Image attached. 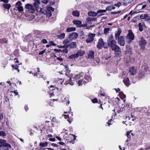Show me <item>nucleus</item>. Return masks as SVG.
<instances>
[{"instance_id": "obj_1", "label": "nucleus", "mask_w": 150, "mask_h": 150, "mask_svg": "<svg viewBox=\"0 0 150 150\" xmlns=\"http://www.w3.org/2000/svg\"><path fill=\"white\" fill-rule=\"evenodd\" d=\"M107 42L108 43L109 47L110 46L112 50L116 52H118L119 54H121V49L118 45H116V42L114 40V37L112 35L108 38Z\"/></svg>"}, {"instance_id": "obj_2", "label": "nucleus", "mask_w": 150, "mask_h": 150, "mask_svg": "<svg viewBox=\"0 0 150 150\" xmlns=\"http://www.w3.org/2000/svg\"><path fill=\"white\" fill-rule=\"evenodd\" d=\"M25 8L31 13H33L35 11V7L29 4L25 5Z\"/></svg>"}, {"instance_id": "obj_3", "label": "nucleus", "mask_w": 150, "mask_h": 150, "mask_svg": "<svg viewBox=\"0 0 150 150\" xmlns=\"http://www.w3.org/2000/svg\"><path fill=\"white\" fill-rule=\"evenodd\" d=\"M127 39L129 40L128 41L129 43H131L132 41L134 40V35L131 30H128V33L127 36Z\"/></svg>"}, {"instance_id": "obj_4", "label": "nucleus", "mask_w": 150, "mask_h": 150, "mask_svg": "<svg viewBox=\"0 0 150 150\" xmlns=\"http://www.w3.org/2000/svg\"><path fill=\"white\" fill-rule=\"evenodd\" d=\"M22 4L20 1H18L17 2L15 5V6L18 9L19 12H22L23 11V7L22 6Z\"/></svg>"}, {"instance_id": "obj_5", "label": "nucleus", "mask_w": 150, "mask_h": 150, "mask_svg": "<svg viewBox=\"0 0 150 150\" xmlns=\"http://www.w3.org/2000/svg\"><path fill=\"white\" fill-rule=\"evenodd\" d=\"M95 34L92 33H90L88 35V38L86 39V41L87 43H89L92 42L94 40V38L95 37Z\"/></svg>"}, {"instance_id": "obj_6", "label": "nucleus", "mask_w": 150, "mask_h": 150, "mask_svg": "<svg viewBox=\"0 0 150 150\" xmlns=\"http://www.w3.org/2000/svg\"><path fill=\"white\" fill-rule=\"evenodd\" d=\"M146 44V42L143 37H141L139 41V45L142 49L145 48V46Z\"/></svg>"}, {"instance_id": "obj_7", "label": "nucleus", "mask_w": 150, "mask_h": 150, "mask_svg": "<svg viewBox=\"0 0 150 150\" xmlns=\"http://www.w3.org/2000/svg\"><path fill=\"white\" fill-rule=\"evenodd\" d=\"M115 7L113 6H108L106 8V10H100L97 11V13H105L107 10L110 11L112 9H114Z\"/></svg>"}, {"instance_id": "obj_8", "label": "nucleus", "mask_w": 150, "mask_h": 150, "mask_svg": "<svg viewBox=\"0 0 150 150\" xmlns=\"http://www.w3.org/2000/svg\"><path fill=\"white\" fill-rule=\"evenodd\" d=\"M118 42L120 46H124L125 44V40L124 37L122 36H120V38L117 39Z\"/></svg>"}, {"instance_id": "obj_9", "label": "nucleus", "mask_w": 150, "mask_h": 150, "mask_svg": "<svg viewBox=\"0 0 150 150\" xmlns=\"http://www.w3.org/2000/svg\"><path fill=\"white\" fill-rule=\"evenodd\" d=\"M78 36V33H76L74 32L70 34L68 36V38L71 40H75L76 38Z\"/></svg>"}, {"instance_id": "obj_10", "label": "nucleus", "mask_w": 150, "mask_h": 150, "mask_svg": "<svg viewBox=\"0 0 150 150\" xmlns=\"http://www.w3.org/2000/svg\"><path fill=\"white\" fill-rule=\"evenodd\" d=\"M104 43L103 39L101 38H100L99 40L97 47L99 49L102 48L103 47Z\"/></svg>"}, {"instance_id": "obj_11", "label": "nucleus", "mask_w": 150, "mask_h": 150, "mask_svg": "<svg viewBox=\"0 0 150 150\" xmlns=\"http://www.w3.org/2000/svg\"><path fill=\"white\" fill-rule=\"evenodd\" d=\"M95 53L93 51H89L88 53V58L93 59L94 58Z\"/></svg>"}, {"instance_id": "obj_12", "label": "nucleus", "mask_w": 150, "mask_h": 150, "mask_svg": "<svg viewBox=\"0 0 150 150\" xmlns=\"http://www.w3.org/2000/svg\"><path fill=\"white\" fill-rule=\"evenodd\" d=\"M35 2L33 3V6L35 7V10H37L39 9V5L40 4L39 0H34Z\"/></svg>"}, {"instance_id": "obj_13", "label": "nucleus", "mask_w": 150, "mask_h": 150, "mask_svg": "<svg viewBox=\"0 0 150 150\" xmlns=\"http://www.w3.org/2000/svg\"><path fill=\"white\" fill-rule=\"evenodd\" d=\"M121 32L122 30L120 29L119 28L118 29L117 31L115 33V37L116 40H117V38H120Z\"/></svg>"}, {"instance_id": "obj_14", "label": "nucleus", "mask_w": 150, "mask_h": 150, "mask_svg": "<svg viewBox=\"0 0 150 150\" xmlns=\"http://www.w3.org/2000/svg\"><path fill=\"white\" fill-rule=\"evenodd\" d=\"M85 53L84 51L81 50H78L76 53V54L77 56L78 57L79 56H81L83 55Z\"/></svg>"}, {"instance_id": "obj_15", "label": "nucleus", "mask_w": 150, "mask_h": 150, "mask_svg": "<svg viewBox=\"0 0 150 150\" xmlns=\"http://www.w3.org/2000/svg\"><path fill=\"white\" fill-rule=\"evenodd\" d=\"M129 72L132 75H134L136 74L137 70L134 67H132L129 69Z\"/></svg>"}, {"instance_id": "obj_16", "label": "nucleus", "mask_w": 150, "mask_h": 150, "mask_svg": "<svg viewBox=\"0 0 150 150\" xmlns=\"http://www.w3.org/2000/svg\"><path fill=\"white\" fill-rule=\"evenodd\" d=\"M128 46L127 45L126 46V48L127 49V50L125 51V54H128L129 55H130L132 54V50L131 48H129L128 49Z\"/></svg>"}, {"instance_id": "obj_17", "label": "nucleus", "mask_w": 150, "mask_h": 150, "mask_svg": "<svg viewBox=\"0 0 150 150\" xmlns=\"http://www.w3.org/2000/svg\"><path fill=\"white\" fill-rule=\"evenodd\" d=\"M124 84L127 86H128L129 84V81L128 78H125L123 81Z\"/></svg>"}, {"instance_id": "obj_18", "label": "nucleus", "mask_w": 150, "mask_h": 150, "mask_svg": "<svg viewBox=\"0 0 150 150\" xmlns=\"http://www.w3.org/2000/svg\"><path fill=\"white\" fill-rule=\"evenodd\" d=\"M76 47V42H71L69 44L70 48H74Z\"/></svg>"}, {"instance_id": "obj_19", "label": "nucleus", "mask_w": 150, "mask_h": 150, "mask_svg": "<svg viewBox=\"0 0 150 150\" xmlns=\"http://www.w3.org/2000/svg\"><path fill=\"white\" fill-rule=\"evenodd\" d=\"M97 13L93 11H89L88 13V15L89 16H92L93 17L95 16L98 15Z\"/></svg>"}, {"instance_id": "obj_20", "label": "nucleus", "mask_w": 150, "mask_h": 150, "mask_svg": "<svg viewBox=\"0 0 150 150\" xmlns=\"http://www.w3.org/2000/svg\"><path fill=\"white\" fill-rule=\"evenodd\" d=\"M48 144V142H41L40 143V146L42 147H46L47 146Z\"/></svg>"}, {"instance_id": "obj_21", "label": "nucleus", "mask_w": 150, "mask_h": 150, "mask_svg": "<svg viewBox=\"0 0 150 150\" xmlns=\"http://www.w3.org/2000/svg\"><path fill=\"white\" fill-rule=\"evenodd\" d=\"M73 23L74 24L78 25V27H81V22L80 21H73Z\"/></svg>"}, {"instance_id": "obj_22", "label": "nucleus", "mask_w": 150, "mask_h": 150, "mask_svg": "<svg viewBox=\"0 0 150 150\" xmlns=\"http://www.w3.org/2000/svg\"><path fill=\"white\" fill-rule=\"evenodd\" d=\"M144 74L142 71H141L139 72V74L138 75V77L139 79H141L143 76H144Z\"/></svg>"}, {"instance_id": "obj_23", "label": "nucleus", "mask_w": 150, "mask_h": 150, "mask_svg": "<svg viewBox=\"0 0 150 150\" xmlns=\"http://www.w3.org/2000/svg\"><path fill=\"white\" fill-rule=\"evenodd\" d=\"M149 15L147 14H144V15H141L140 17L141 19H145L147 18L148 17Z\"/></svg>"}, {"instance_id": "obj_24", "label": "nucleus", "mask_w": 150, "mask_h": 150, "mask_svg": "<svg viewBox=\"0 0 150 150\" xmlns=\"http://www.w3.org/2000/svg\"><path fill=\"white\" fill-rule=\"evenodd\" d=\"M138 25L139 30L141 32L143 30V24H142L141 23H139L138 24Z\"/></svg>"}, {"instance_id": "obj_25", "label": "nucleus", "mask_w": 150, "mask_h": 150, "mask_svg": "<svg viewBox=\"0 0 150 150\" xmlns=\"http://www.w3.org/2000/svg\"><path fill=\"white\" fill-rule=\"evenodd\" d=\"M47 13L45 14L47 16L50 17L52 16L51 11L48 9L46 10Z\"/></svg>"}, {"instance_id": "obj_26", "label": "nucleus", "mask_w": 150, "mask_h": 150, "mask_svg": "<svg viewBox=\"0 0 150 150\" xmlns=\"http://www.w3.org/2000/svg\"><path fill=\"white\" fill-rule=\"evenodd\" d=\"M3 6L6 9H9L11 7V5L10 4H4L3 5Z\"/></svg>"}, {"instance_id": "obj_27", "label": "nucleus", "mask_w": 150, "mask_h": 150, "mask_svg": "<svg viewBox=\"0 0 150 150\" xmlns=\"http://www.w3.org/2000/svg\"><path fill=\"white\" fill-rule=\"evenodd\" d=\"M76 30V28L74 27H71L67 28V32H70L72 31H75Z\"/></svg>"}, {"instance_id": "obj_28", "label": "nucleus", "mask_w": 150, "mask_h": 150, "mask_svg": "<svg viewBox=\"0 0 150 150\" xmlns=\"http://www.w3.org/2000/svg\"><path fill=\"white\" fill-rule=\"evenodd\" d=\"M77 58L78 57L76 53L71 55L69 57V58L70 59H75Z\"/></svg>"}, {"instance_id": "obj_29", "label": "nucleus", "mask_w": 150, "mask_h": 150, "mask_svg": "<svg viewBox=\"0 0 150 150\" xmlns=\"http://www.w3.org/2000/svg\"><path fill=\"white\" fill-rule=\"evenodd\" d=\"M83 76L82 73H80L79 74L76 75L75 76V79H80V77Z\"/></svg>"}, {"instance_id": "obj_30", "label": "nucleus", "mask_w": 150, "mask_h": 150, "mask_svg": "<svg viewBox=\"0 0 150 150\" xmlns=\"http://www.w3.org/2000/svg\"><path fill=\"white\" fill-rule=\"evenodd\" d=\"M72 14L74 16L78 17L79 16V13L76 11H74L72 12Z\"/></svg>"}, {"instance_id": "obj_31", "label": "nucleus", "mask_w": 150, "mask_h": 150, "mask_svg": "<svg viewBox=\"0 0 150 150\" xmlns=\"http://www.w3.org/2000/svg\"><path fill=\"white\" fill-rule=\"evenodd\" d=\"M71 41V40L69 38L66 39L64 40L63 42V44H67L70 42Z\"/></svg>"}, {"instance_id": "obj_32", "label": "nucleus", "mask_w": 150, "mask_h": 150, "mask_svg": "<svg viewBox=\"0 0 150 150\" xmlns=\"http://www.w3.org/2000/svg\"><path fill=\"white\" fill-rule=\"evenodd\" d=\"M7 40L5 38L0 39V43L3 44L7 43Z\"/></svg>"}, {"instance_id": "obj_33", "label": "nucleus", "mask_w": 150, "mask_h": 150, "mask_svg": "<svg viewBox=\"0 0 150 150\" xmlns=\"http://www.w3.org/2000/svg\"><path fill=\"white\" fill-rule=\"evenodd\" d=\"M86 20L88 22V23L90 24L91 23V21H93L95 20V18H88L86 19Z\"/></svg>"}, {"instance_id": "obj_34", "label": "nucleus", "mask_w": 150, "mask_h": 150, "mask_svg": "<svg viewBox=\"0 0 150 150\" xmlns=\"http://www.w3.org/2000/svg\"><path fill=\"white\" fill-rule=\"evenodd\" d=\"M65 36V34L62 33L58 36V38L60 39H63Z\"/></svg>"}, {"instance_id": "obj_35", "label": "nucleus", "mask_w": 150, "mask_h": 150, "mask_svg": "<svg viewBox=\"0 0 150 150\" xmlns=\"http://www.w3.org/2000/svg\"><path fill=\"white\" fill-rule=\"evenodd\" d=\"M12 67L13 68L17 70L18 72H19V69L18 68V65L16 64L15 65H12Z\"/></svg>"}, {"instance_id": "obj_36", "label": "nucleus", "mask_w": 150, "mask_h": 150, "mask_svg": "<svg viewBox=\"0 0 150 150\" xmlns=\"http://www.w3.org/2000/svg\"><path fill=\"white\" fill-rule=\"evenodd\" d=\"M110 30V29L109 28H105L104 30V34H106L108 33Z\"/></svg>"}, {"instance_id": "obj_37", "label": "nucleus", "mask_w": 150, "mask_h": 150, "mask_svg": "<svg viewBox=\"0 0 150 150\" xmlns=\"http://www.w3.org/2000/svg\"><path fill=\"white\" fill-rule=\"evenodd\" d=\"M84 83V81H83V80H80L78 82V84L79 86H81L82 85L83 83Z\"/></svg>"}, {"instance_id": "obj_38", "label": "nucleus", "mask_w": 150, "mask_h": 150, "mask_svg": "<svg viewBox=\"0 0 150 150\" xmlns=\"http://www.w3.org/2000/svg\"><path fill=\"white\" fill-rule=\"evenodd\" d=\"M143 69H144L145 71H147L148 69V67L147 64H144L143 65L142 67Z\"/></svg>"}, {"instance_id": "obj_39", "label": "nucleus", "mask_w": 150, "mask_h": 150, "mask_svg": "<svg viewBox=\"0 0 150 150\" xmlns=\"http://www.w3.org/2000/svg\"><path fill=\"white\" fill-rule=\"evenodd\" d=\"M103 47L104 48H107L109 47V45L108 44V43H103Z\"/></svg>"}, {"instance_id": "obj_40", "label": "nucleus", "mask_w": 150, "mask_h": 150, "mask_svg": "<svg viewBox=\"0 0 150 150\" xmlns=\"http://www.w3.org/2000/svg\"><path fill=\"white\" fill-rule=\"evenodd\" d=\"M40 11L44 14L47 13L46 10L44 8H40Z\"/></svg>"}, {"instance_id": "obj_41", "label": "nucleus", "mask_w": 150, "mask_h": 150, "mask_svg": "<svg viewBox=\"0 0 150 150\" xmlns=\"http://www.w3.org/2000/svg\"><path fill=\"white\" fill-rule=\"evenodd\" d=\"M85 79L86 80L88 81H89L91 80L90 77L87 75H85Z\"/></svg>"}, {"instance_id": "obj_42", "label": "nucleus", "mask_w": 150, "mask_h": 150, "mask_svg": "<svg viewBox=\"0 0 150 150\" xmlns=\"http://www.w3.org/2000/svg\"><path fill=\"white\" fill-rule=\"evenodd\" d=\"M6 135V133L3 131H0V136H4Z\"/></svg>"}, {"instance_id": "obj_43", "label": "nucleus", "mask_w": 150, "mask_h": 150, "mask_svg": "<svg viewBox=\"0 0 150 150\" xmlns=\"http://www.w3.org/2000/svg\"><path fill=\"white\" fill-rule=\"evenodd\" d=\"M121 3L120 2H118L117 3L115 4L114 5V6L119 7L121 5Z\"/></svg>"}, {"instance_id": "obj_44", "label": "nucleus", "mask_w": 150, "mask_h": 150, "mask_svg": "<svg viewBox=\"0 0 150 150\" xmlns=\"http://www.w3.org/2000/svg\"><path fill=\"white\" fill-rule=\"evenodd\" d=\"M131 132V131H127L126 133V135L127 136L128 138H130V134Z\"/></svg>"}, {"instance_id": "obj_45", "label": "nucleus", "mask_w": 150, "mask_h": 150, "mask_svg": "<svg viewBox=\"0 0 150 150\" xmlns=\"http://www.w3.org/2000/svg\"><path fill=\"white\" fill-rule=\"evenodd\" d=\"M65 45L64 46H63V48H65L66 49H67V48L69 47V44L68 45L67 44H64Z\"/></svg>"}, {"instance_id": "obj_46", "label": "nucleus", "mask_w": 150, "mask_h": 150, "mask_svg": "<svg viewBox=\"0 0 150 150\" xmlns=\"http://www.w3.org/2000/svg\"><path fill=\"white\" fill-rule=\"evenodd\" d=\"M41 42H42L44 44H45L47 43L48 42L47 40L45 39H44L43 40H42L41 41Z\"/></svg>"}, {"instance_id": "obj_47", "label": "nucleus", "mask_w": 150, "mask_h": 150, "mask_svg": "<svg viewBox=\"0 0 150 150\" xmlns=\"http://www.w3.org/2000/svg\"><path fill=\"white\" fill-rule=\"evenodd\" d=\"M92 102L93 103H97L98 102V100L96 98H94L92 100Z\"/></svg>"}, {"instance_id": "obj_48", "label": "nucleus", "mask_w": 150, "mask_h": 150, "mask_svg": "<svg viewBox=\"0 0 150 150\" xmlns=\"http://www.w3.org/2000/svg\"><path fill=\"white\" fill-rule=\"evenodd\" d=\"M61 52H64L65 53H67L68 52V50L65 49L64 50H61Z\"/></svg>"}, {"instance_id": "obj_49", "label": "nucleus", "mask_w": 150, "mask_h": 150, "mask_svg": "<svg viewBox=\"0 0 150 150\" xmlns=\"http://www.w3.org/2000/svg\"><path fill=\"white\" fill-rule=\"evenodd\" d=\"M131 118L129 117V116H128V117H127V118L128 120H131L132 121H134V119L133 118V116H132V115H131Z\"/></svg>"}, {"instance_id": "obj_50", "label": "nucleus", "mask_w": 150, "mask_h": 150, "mask_svg": "<svg viewBox=\"0 0 150 150\" xmlns=\"http://www.w3.org/2000/svg\"><path fill=\"white\" fill-rule=\"evenodd\" d=\"M66 75L67 76V77L69 78V79H67L68 80V81L69 80H71V76H69V75L67 74V73H66Z\"/></svg>"}, {"instance_id": "obj_51", "label": "nucleus", "mask_w": 150, "mask_h": 150, "mask_svg": "<svg viewBox=\"0 0 150 150\" xmlns=\"http://www.w3.org/2000/svg\"><path fill=\"white\" fill-rule=\"evenodd\" d=\"M0 1L3 2L4 3H7L8 2L9 0H0Z\"/></svg>"}, {"instance_id": "obj_52", "label": "nucleus", "mask_w": 150, "mask_h": 150, "mask_svg": "<svg viewBox=\"0 0 150 150\" xmlns=\"http://www.w3.org/2000/svg\"><path fill=\"white\" fill-rule=\"evenodd\" d=\"M5 146L6 147L10 148H11V145L8 143L5 144Z\"/></svg>"}, {"instance_id": "obj_53", "label": "nucleus", "mask_w": 150, "mask_h": 150, "mask_svg": "<svg viewBox=\"0 0 150 150\" xmlns=\"http://www.w3.org/2000/svg\"><path fill=\"white\" fill-rule=\"evenodd\" d=\"M50 44L52 46H56L57 45L56 44L52 41L50 42Z\"/></svg>"}, {"instance_id": "obj_54", "label": "nucleus", "mask_w": 150, "mask_h": 150, "mask_svg": "<svg viewBox=\"0 0 150 150\" xmlns=\"http://www.w3.org/2000/svg\"><path fill=\"white\" fill-rule=\"evenodd\" d=\"M3 119V113H0V121L2 120Z\"/></svg>"}, {"instance_id": "obj_55", "label": "nucleus", "mask_w": 150, "mask_h": 150, "mask_svg": "<svg viewBox=\"0 0 150 150\" xmlns=\"http://www.w3.org/2000/svg\"><path fill=\"white\" fill-rule=\"evenodd\" d=\"M48 9L50 11H54V8H53L51 7H50L48 8Z\"/></svg>"}, {"instance_id": "obj_56", "label": "nucleus", "mask_w": 150, "mask_h": 150, "mask_svg": "<svg viewBox=\"0 0 150 150\" xmlns=\"http://www.w3.org/2000/svg\"><path fill=\"white\" fill-rule=\"evenodd\" d=\"M45 51V50H43L41 52H40L39 53V54L40 55H42L43 54V53H44Z\"/></svg>"}, {"instance_id": "obj_57", "label": "nucleus", "mask_w": 150, "mask_h": 150, "mask_svg": "<svg viewBox=\"0 0 150 150\" xmlns=\"http://www.w3.org/2000/svg\"><path fill=\"white\" fill-rule=\"evenodd\" d=\"M48 1L47 0H42V3L45 4H46L48 3Z\"/></svg>"}, {"instance_id": "obj_58", "label": "nucleus", "mask_w": 150, "mask_h": 150, "mask_svg": "<svg viewBox=\"0 0 150 150\" xmlns=\"http://www.w3.org/2000/svg\"><path fill=\"white\" fill-rule=\"evenodd\" d=\"M49 140L50 141L54 142L55 141V139L54 138H50Z\"/></svg>"}, {"instance_id": "obj_59", "label": "nucleus", "mask_w": 150, "mask_h": 150, "mask_svg": "<svg viewBox=\"0 0 150 150\" xmlns=\"http://www.w3.org/2000/svg\"><path fill=\"white\" fill-rule=\"evenodd\" d=\"M120 12V11H118L117 12L114 11V12H112V14H117V13H119Z\"/></svg>"}, {"instance_id": "obj_60", "label": "nucleus", "mask_w": 150, "mask_h": 150, "mask_svg": "<svg viewBox=\"0 0 150 150\" xmlns=\"http://www.w3.org/2000/svg\"><path fill=\"white\" fill-rule=\"evenodd\" d=\"M57 59L58 61H62L63 59L62 58H61V57H57Z\"/></svg>"}, {"instance_id": "obj_61", "label": "nucleus", "mask_w": 150, "mask_h": 150, "mask_svg": "<svg viewBox=\"0 0 150 150\" xmlns=\"http://www.w3.org/2000/svg\"><path fill=\"white\" fill-rule=\"evenodd\" d=\"M95 61H96V62L97 63H99L100 62L99 59L98 58H96Z\"/></svg>"}, {"instance_id": "obj_62", "label": "nucleus", "mask_w": 150, "mask_h": 150, "mask_svg": "<svg viewBox=\"0 0 150 150\" xmlns=\"http://www.w3.org/2000/svg\"><path fill=\"white\" fill-rule=\"evenodd\" d=\"M54 50L55 51L57 52H59L61 51V50L59 49H54Z\"/></svg>"}, {"instance_id": "obj_63", "label": "nucleus", "mask_w": 150, "mask_h": 150, "mask_svg": "<svg viewBox=\"0 0 150 150\" xmlns=\"http://www.w3.org/2000/svg\"><path fill=\"white\" fill-rule=\"evenodd\" d=\"M14 61L16 63H19V61L16 58L14 59Z\"/></svg>"}, {"instance_id": "obj_64", "label": "nucleus", "mask_w": 150, "mask_h": 150, "mask_svg": "<svg viewBox=\"0 0 150 150\" xmlns=\"http://www.w3.org/2000/svg\"><path fill=\"white\" fill-rule=\"evenodd\" d=\"M13 92L16 95H18V92L16 90H15L13 91L12 92Z\"/></svg>"}]
</instances>
